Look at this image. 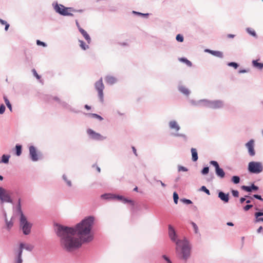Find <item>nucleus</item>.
<instances>
[{
  "instance_id": "f257e3e1",
  "label": "nucleus",
  "mask_w": 263,
  "mask_h": 263,
  "mask_svg": "<svg viewBox=\"0 0 263 263\" xmlns=\"http://www.w3.org/2000/svg\"><path fill=\"white\" fill-rule=\"evenodd\" d=\"M95 223L93 216H88L74 227H69L59 223H54V230L60 238V245L67 252L77 250L83 243L93 239L91 232Z\"/></svg>"
},
{
  "instance_id": "f03ea898",
  "label": "nucleus",
  "mask_w": 263,
  "mask_h": 263,
  "mask_svg": "<svg viewBox=\"0 0 263 263\" xmlns=\"http://www.w3.org/2000/svg\"><path fill=\"white\" fill-rule=\"evenodd\" d=\"M168 236L171 241L176 244L175 251L178 258L186 262L191 255L192 245L184 237L183 239L178 238L175 228L171 224L168 226Z\"/></svg>"
},
{
  "instance_id": "7ed1b4c3",
  "label": "nucleus",
  "mask_w": 263,
  "mask_h": 263,
  "mask_svg": "<svg viewBox=\"0 0 263 263\" xmlns=\"http://www.w3.org/2000/svg\"><path fill=\"white\" fill-rule=\"evenodd\" d=\"M52 6L54 11L60 15L64 16H73V13L70 12L71 7H67L63 5L59 4L57 1H54L52 4Z\"/></svg>"
},
{
  "instance_id": "20e7f679",
  "label": "nucleus",
  "mask_w": 263,
  "mask_h": 263,
  "mask_svg": "<svg viewBox=\"0 0 263 263\" xmlns=\"http://www.w3.org/2000/svg\"><path fill=\"white\" fill-rule=\"evenodd\" d=\"M248 171L251 174H258L263 171L262 164L258 161H251L248 164Z\"/></svg>"
},
{
  "instance_id": "39448f33",
  "label": "nucleus",
  "mask_w": 263,
  "mask_h": 263,
  "mask_svg": "<svg viewBox=\"0 0 263 263\" xmlns=\"http://www.w3.org/2000/svg\"><path fill=\"white\" fill-rule=\"evenodd\" d=\"M114 200H117L124 204L131 205L130 211L132 214H134L137 211V206H135V202L132 199H128L123 195L115 194Z\"/></svg>"
},
{
  "instance_id": "423d86ee",
  "label": "nucleus",
  "mask_w": 263,
  "mask_h": 263,
  "mask_svg": "<svg viewBox=\"0 0 263 263\" xmlns=\"http://www.w3.org/2000/svg\"><path fill=\"white\" fill-rule=\"evenodd\" d=\"M32 226V224L27 220L26 217L20 219V228L25 235L30 233Z\"/></svg>"
},
{
  "instance_id": "0eeeda50",
  "label": "nucleus",
  "mask_w": 263,
  "mask_h": 263,
  "mask_svg": "<svg viewBox=\"0 0 263 263\" xmlns=\"http://www.w3.org/2000/svg\"><path fill=\"white\" fill-rule=\"evenodd\" d=\"M224 106V102L221 100H210L205 99L204 107L216 109L221 108Z\"/></svg>"
},
{
  "instance_id": "6e6552de",
  "label": "nucleus",
  "mask_w": 263,
  "mask_h": 263,
  "mask_svg": "<svg viewBox=\"0 0 263 263\" xmlns=\"http://www.w3.org/2000/svg\"><path fill=\"white\" fill-rule=\"evenodd\" d=\"M0 201L1 203L13 204V201L9 192L2 186H0Z\"/></svg>"
},
{
  "instance_id": "1a4fd4ad",
  "label": "nucleus",
  "mask_w": 263,
  "mask_h": 263,
  "mask_svg": "<svg viewBox=\"0 0 263 263\" xmlns=\"http://www.w3.org/2000/svg\"><path fill=\"white\" fill-rule=\"evenodd\" d=\"M29 157L32 161L36 162L43 158L42 153L41 152H37L36 148L34 146H30L29 147Z\"/></svg>"
},
{
  "instance_id": "9d476101",
  "label": "nucleus",
  "mask_w": 263,
  "mask_h": 263,
  "mask_svg": "<svg viewBox=\"0 0 263 263\" xmlns=\"http://www.w3.org/2000/svg\"><path fill=\"white\" fill-rule=\"evenodd\" d=\"M95 87L98 91V97L101 103H103L104 102L103 89H104V86L103 83L102 78L95 83Z\"/></svg>"
},
{
  "instance_id": "9b49d317",
  "label": "nucleus",
  "mask_w": 263,
  "mask_h": 263,
  "mask_svg": "<svg viewBox=\"0 0 263 263\" xmlns=\"http://www.w3.org/2000/svg\"><path fill=\"white\" fill-rule=\"evenodd\" d=\"M209 163L215 167V174L217 177L220 178H223L225 177L226 173L224 170L220 167L217 161L211 160L210 161Z\"/></svg>"
},
{
  "instance_id": "f8f14e48",
  "label": "nucleus",
  "mask_w": 263,
  "mask_h": 263,
  "mask_svg": "<svg viewBox=\"0 0 263 263\" xmlns=\"http://www.w3.org/2000/svg\"><path fill=\"white\" fill-rule=\"evenodd\" d=\"M87 133L90 136V138L93 140L102 141L106 139V137H103L100 134L96 133L90 128L87 130Z\"/></svg>"
},
{
  "instance_id": "ddd939ff",
  "label": "nucleus",
  "mask_w": 263,
  "mask_h": 263,
  "mask_svg": "<svg viewBox=\"0 0 263 263\" xmlns=\"http://www.w3.org/2000/svg\"><path fill=\"white\" fill-rule=\"evenodd\" d=\"M248 149V153L250 156H254L255 155V151L254 149V141L253 139H251L245 144Z\"/></svg>"
},
{
  "instance_id": "4468645a",
  "label": "nucleus",
  "mask_w": 263,
  "mask_h": 263,
  "mask_svg": "<svg viewBox=\"0 0 263 263\" xmlns=\"http://www.w3.org/2000/svg\"><path fill=\"white\" fill-rule=\"evenodd\" d=\"M241 189L247 192L252 193L253 192H257L259 190V187L252 183L250 185H242Z\"/></svg>"
},
{
  "instance_id": "2eb2a0df",
  "label": "nucleus",
  "mask_w": 263,
  "mask_h": 263,
  "mask_svg": "<svg viewBox=\"0 0 263 263\" xmlns=\"http://www.w3.org/2000/svg\"><path fill=\"white\" fill-rule=\"evenodd\" d=\"M218 197L224 203H228L230 200L229 193H225L222 191L217 190Z\"/></svg>"
},
{
  "instance_id": "dca6fc26",
  "label": "nucleus",
  "mask_w": 263,
  "mask_h": 263,
  "mask_svg": "<svg viewBox=\"0 0 263 263\" xmlns=\"http://www.w3.org/2000/svg\"><path fill=\"white\" fill-rule=\"evenodd\" d=\"M60 104L63 108L67 109L71 112H74L76 114H78L81 112V111L76 109L75 108L72 107L70 105L68 104L65 101H62V102H61V103Z\"/></svg>"
},
{
  "instance_id": "f3484780",
  "label": "nucleus",
  "mask_w": 263,
  "mask_h": 263,
  "mask_svg": "<svg viewBox=\"0 0 263 263\" xmlns=\"http://www.w3.org/2000/svg\"><path fill=\"white\" fill-rule=\"evenodd\" d=\"M16 214L20 215V219L22 218L26 217L25 215L24 214L22 210V205H21V199L20 198L18 199L17 204L16 207Z\"/></svg>"
},
{
  "instance_id": "a211bd4d",
  "label": "nucleus",
  "mask_w": 263,
  "mask_h": 263,
  "mask_svg": "<svg viewBox=\"0 0 263 263\" xmlns=\"http://www.w3.org/2000/svg\"><path fill=\"white\" fill-rule=\"evenodd\" d=\"M191 104L194 106L204 107L205 99H201L198 101H195L193 99L190 100Z\"/></svg>"
},
{
  "instance_id": "6ab92c4d",
  "label": "nucleus",
  "mask_w": 263,
  "mask_h": 263,
  "mask_svg": "<svg viewBox=\"0 0 263 263\" xmlns=\"http://www.w3.org/2000/svg\"><path fill=\"white\" fill-rule=\"evenodd\" d=\"M205 52L209 53L212 55L219 58L222 59L223 58V52L220 51L213 50L209 49H205Z\"/></svg>"
},
{
  "instance_id": "aec40b11",
  "label": "nucleus",
  "mask_w": 263,
  "mask_h": 263,
  "mask_svg": "<svg viewBox=\"0 0 263 263\" xmlns=\"http://www.w3.org/2000/svg\"><path fill=\"white\" fill-rule=\"evenodd\" d=\"M80 32L83 36L84 39L86 40L88 44H90L91 43V37L88 33L83 28H80Z\"/></svg>"
},
{
  "instance_id": "412c9836",
  "label": "nucleus",
  "mask_w": 263,
  "mask_h": 263,
  "mask_svg": "<svg viewBox=\"0 0 263 263\" xmlns=\"http://www.w3.org/2000/svg\"><path fill=\"white\" fill-rule=\"evenodd\" d=\"M169 127L171 129H175L176 132L180 130V127L175 120H172L169 122Z\"/></svg>"
},
{
  "instance_id": "4be33fe9",
  "label": "nucleus",
  "mask_w": 263,
  "mask_h": 263,
  "mask_svg": "<svg viewBox=\"0 0 263 263\" xmlns=\"http://www.w3.org/2000/svg\"><path fill=\"white\" fill-rule=\"evenodd\" d=\"M178 88L180 92L186 96H189L191 93L190 90L182 85H179Z\"/></svg>"
},
{
  "instance_id": "5701e85b",
  "label": "nucleus",
  "mask_w": 263,
  "mask_h": 263,
  "mask_svg": "<svg viewBox=\"0 0 263 263\" xmlns=\"http://www.w3.org/2000/svg\"><path fill=\"white\" fill-rule=\"evenodd\" d=\"M115 194L112 193H105L101 195V198L104 200H114Z\"/></svg>"
},
{
  "instance_id": "b1692460",
  "label": "nucleus",
  "mask_w": 263,
  "mask_h": 263,
  "mask_svg": "<svg viewBox=\"0 0 263 263\" xmlns=\"http://www.w3.org/2000/svg\"><path fill=\"white\" fill-rule=\"evenodd\" d=\"M84 114L90 118H95L98 119L99 121H101L103 120V118L100 115L95 113H84Z\"/></svg>"
},
{
  "instance_id": "393cba45",
  "label": "nucleus",
  "mask_w": 263,
  "mask_h": 263,
  "mask_svg": "<svg viewBox=\"0 0 263 263\" xmlns=\"http://www.w3.org/2000/svg\"><path fill=\"white\" fill-rule=\"evenodd\" d=\"M14 154L17 156H20L22 153V145L20 144H16L15 146Z\"/></svg>"
},
{
  "instance_id": "a878e982",
  "label": "nucleus",
  "mask_w": 263,
  "mask_h": 263,
  "mask_svg": "<svg viewBox=\"0 0 263 263\" xmlns=\"http://www.w3.org/2000/svg\"><path fill=\"white\" fill-rule=\"evenodd\" d=\"M11 156L8 154H3L0 159V163L8 164Z\"/></svg>"
},
{
  "instance_id": "bb28decb",
  "label": "nucleus",
  "mask_w": 263,
  "mask_h": 263,
  "mask_svg": "<svg viewBox=\"0 0 263 263\" xmlns=\"http://www.w3.org/2000/svg\"><path fill=\"white\" fill-rule=\"evenodd\" d=\"M105 81L107 84L112 85L117 82V79L113 76H108L105 78Z\"/></svg>"
},
{
  "instance_id": "cd10ccee",
  "label": "nucleus",
  "mask_w": 263,
  "mask_h": 263,
  "mask_svg": "<svg viewBox=\"0 0 263 263\" xmlns=\"http://www.w3.org/2000/svg\"><path fill=\"white\" fill-rule=\"evenodd\" d=\"M259 60H253L252 62L254 67L261 70L263 68V63L258 62Z\"/></svg>"
},
{
  "instance_id": "c85d7f7f",
  "label": "nucleus",
  "mask_w": 263,
  "mask_h": 263,
  "mask_svg": "<svg viewBox=\"0 0 263 263\" xmlns=\"http://www.w3.org/2000/svg\"><path fill=\"white\" fill-rule=\"evenodd\" d=\"M192 154V160L193 162H196L198 160V156L197 149L195 148H192L191 149Z\"/></svg>"
},
{
  "instance_id": "c756f323",
  "label": "nucleus",
  "mask_w": 263,
  "mask_h": 263,
  "mask_svg": "<svg viewBox=\"0 0 263 263\" xmlns=\"http://www.w3.org/2000/svg\"><path fill=\"white\" fill-rule=\"evenodd\" d=\"M3 99H4V100L5 101V103L7 107L8 108L9 110L12 112V105H11V103L10 102L9 99H8L7 96H6L5 95L3 96Z\"/></svg>"
},
{
  "instance_id": "7c9ffc66",
  "label": "nucleus",
  "mask_w": 263,
  "mask_h": 263,
  "mask_svg": "<svg viewBox=\"0 0 263 263\" xmlns=\"http://www.w3.org/2000/svg\"><path fill=\"white\" fill-rule=\"evenodd\" d=\"M24 242H21L19 245V248L16 252V256L22 257L23 251L24 250Z\"/></svg>"
},
{
  "instance_id": "2f4dec72",
  "label": "nucleus",
  "mask_w": 263,
  "mask_h": 263,
  "mask_svg": "<svg viewBox=\"0 0 263 263\" xmlns=\"http://www.w3.org/2000/svg\"><path fill=\"white\" fill-rule=\"evenodd\" d=\"M171 135L174 137H181L183 139L184 141H187V136L184 134H180L178 133H172Z\"/></svg>"
},
{
  "instance_id": "473e14b6",
  "label": "nucleus",
  "mask_w": 263,
  "mask_h": 263,
  "mask_svg": "<svg viewBox=\"0 0 263 263\" xmlns=\"http://www.w3.org/2000/svg\"><path fill=\"white\" fill-rule=\"evenodd\" d=\"M179 60L180 62L186 64V65L189 67H191L192 66V62L185 57L179 58Z\"/></svg>"
},
{
  "instance_id": "72a5a7b5",
  "label": "nucleus",
  "mask_w": 263,
  "mask_h": 263,
  "mask_svg": "<svg viewBox=\"0 0 263 263\" xmlns=\"http://www.w3.org/2000/svg\"><path fill=\"white\" fill-rule=\"evenodd\" d=\"M5 221L6 223V229L7 230L9 231L13 227V222L11 219V220L8 221L7 218H5Z\"/></svg>"
},
{
  "instance_id": "f704fd0d",
  "label": "nucleus",
  "mask_w": 263,
  "mask_h": 263,
  "mask_svg": "<svg viewBox=\"0 0 263 263\" xmlns=\"http://www.w3.org/2000/svg\"><path fill=\"white\" fill-rule=\"evenodd\" d=\"M79 42L80 43V46L82 49L86 50L89 48V46L88 45H86L85 42L83 40H79Z\"/></svg>"
},
{
  "instance_id": "c9c22d12",
  "label": "nucleus",
  "mask_w": 263,
  "mask_h": 263,
  "mask_svg": "<svg viewBox=\"0 0 263 263\" xmlns=\"http://www.w3.org/2000/svg\"><path fill=\"white\" fill-rule=\"evenodd\" d=\"M62 179L66 183L68 187H71L72 186V183L71 180H69L65 174H63L62 176Z\"/></svg>"
},
{
  "instance_id": "e433bc0d",
  "label": "nucleus",
  "mask_w": 263,
  "mask_h": 263,
  "mask_svg": "<svg viewBox=\"0 0 263 263\" xmlns=\"http://www.w3.org/2000/svg\"><path fill=\"white\" fill-rule=\"evenodd\" d=\"M231 181L234 184H237L240 182V178L238 176H233L231 178Z\"/></svg>"
},
{
  "instance_id": "4c0bfd02",
  "label": "nucleus",
  "mask_w": 263,
  "mask_h": 263,
  "mask_svg": "<svg viewBox=\"0 0 263 263\" xmlns=\"http://www.w3.org/2000/svg\"><path fill=\"white\" fill-rule=\"evenodd\" d=\"M132 13L134 14H136L138 16H142V17H147L149 14L148 13H141V12H138V11H133Z\"/></svg>"
},
{
  "instance_id": "58836bf2",
  "label": "nucleus",
  "mask_w": 263,
  "mask_h": 263,
  "mask_svg": "<svg viewBox=\"0 0 263 263\" xmlns=\"http://www.w3.org/2000/svg\"><path fill=\"white\" fill-rule=\"evenodd\" d=\"M246 30H247V32L249 34H250L251 35H252L253 37H257V34L254 30H252L250 28H247L246 29Z\"/></svg>"
},
{
  "instance_id": "ea45409f",
  "label": "nucleus",
  "mask_w": 263,
  "mask_h": 263,
  "mask_svg": "<svg viewBox=\"0 0 263 263\" xmlns=\"http://www.w3.org/2000/svg\"><path fill=\"white\" fill-rule=\"evenodd\" d=\"M199 190L200 191L204 192L208 195H210V194H211L210 190L209 189H208L206 188V187L204 185H202V186H201Z\"/></svg>"
},
{
  "instance_id": "a19ab883",
  "label": "nucleus",
  "mask_w": 263,
  "mask_h": 263,
  "mask_svg": "<svg viewBox=\"0 0 263 263\" xmlns=\"http://www.w3.org/2000/svg\"><path fill=\"white\" fill-rule=\"evenodd\" d=\"M24 245H25L24 246V249H25L27 251H29V252H31L32 251V250L33 249V246H32L31 245H29V244H26L24 242Z\"/></svg>"
},
{
  "instance_id": "79ce46f5",
  "label": "nucleus",
  "mask_w": 263,
  "mask_h": 263,
  "mask_svg": "<svg viewBox=\"0 0 263 263\" xmlns=\"http://www.w3.org/2000/svg\"><path fill=\"white\" fill-rule=\"evenodd\" d=\"M227 65L230 67H233L235 69L239 67V64L235 62H229Z\"/></svg>"
},
{
  "instance_id": "37998d69",
  "label": "nucleus",
  "mask_w": 263,
  "mask_h": 263,
  "mask_svg": "<svg viewBox=\"0 0 263 263\" xmlns=\"http://www.w3.org/2000/svg\"><path fill=\"white\" fill-rule=\"evenodd\" d=\"M247 198H250L251 199H252V197H251V196H250L249 195H245L244 197H241L239 199L240 203L241 204L245 202H246V200L247 199Z\"/></svg>"
},
{
  "instance_id": "c03bdc74",
  "label": "nucleus",
  "mask_w": 263,
  "mask_h": 263,
  "mask_svg": "<svg viewBox=\"0 0 263 263\" xmlns=\"http://www.w3.org/2000/svg\"><path fill=\"white\" fill-rule=\"evenodd\" d=\"M209 172V167L208 166H205L203 167V168L201 171V173L203 175H207Z\"/></svg>"
},
{
  "instance_id": "a18cd8bd",
  "label": "nucleus",
  "mask_w": 263,
  "mask_h": 263,
  "mask_svg": "<svg viewBox=\"0 0 263 263\" xmlns=\"http://www.w3.org/2000/svg\"><path fill=\"white\" fill-rule=\"evenodd\" d=\"M254 216H255V218L254 222L255 223H257V222H258L260 221L263 222V217H260L259 216H258L257 213L256 212H255L254 213Z\"/></svg>"
},
{
  "instance_id": "49530a36",
  "label": "nucleus",
  "mask_w": 263,
  "mask_h": 263,
  "mask_svg": "<svg viewBox=\"0 0 263 263\" xmlns=\"http://www.w3.org/2000/svg\"><path fill=\"white\" fill-rule=\"evenodd\" d=\"M180 201L187 205L193 203L192 201L190 199H188L185 198L180 199Z\"/></svg>"
},
{
  "instance_id": "de8ad7c7",
  "label": "nucleus",
  "mask_w": 263,
  "mask_h": 263,
  "mask_svg": "<svg viewBox=\"0 0 263 263\" xmlns=\"http://www.w3.org/2000/svg\"><path fill=\"white\" fill-rule=\"evenodd\" d=\"M174 202L175 204H177L179 199V195L176 192H174L173 195Z\"/></svg>"
},
{
  "instance_id": "09e8293b",
  "label": "nucleus",
  "mask_w": 263,
  "mask_h": 263,
  "mask_svg": "<svg viewBox=\"0 0 263 263\" xmlns=\"http://www.w3.org/2000/svg\"><path fill=\"white\" fill-rule=\"evenodd\" d=\"M176 40L177 42L181 43L184 41V37L183 35L181 34H178L176 36Z\"/></svg>"
},
{
  "instance_id": "8fccbe9b",
  "label": "nucleus",
  "mask_w": 263,
  "mask_h": 263,
  "mask_svg": "<svg viewBox=\"0 0 263 263\" xmlns=\"http://www.w3.org/2000/svg\"><path fill=\"white\" fill-rule=\"evenodd\" d=\"M191 224H192V226L193 227L194 233L195 234L198 233V227L197 225L193 221H192L191 222Z\"/></svg>"
},
{
  "instance_id": "3c124183",
  "label": "nucleus",
  "mask_w": 263,
  "mask_h": 263,
  "mask_svg": "<svg viewBox=\"0 0 263 263\" xmlns=\"http://www.w3.org/2000/svg\"><path fill=\"white\" fill-rule=\"evenodd\" d=\"M231 193L233 197H239V192L236 190H231Z\"/></svg>"
},
{
  "instance_id": "603ef678",
  "label": "nucleus",
  "mask_w": 263,
  "mask_h": 263,
  "mask_svg": "<svg viewBox=\"0 0 263 263\" xmlns=\"http://www.w3.org/2000/svg\"><path fill=\"white\" fill-rule=\"evenodd\" d=\"M253 207V204H251L250 203H247V205H246L245 206H244L243 207V210L245 211H249L250 209H251Z\"/></svg>"
},
{
  "instance_id": "864d4df0",
  "label": "nucleus",
  "mask_w": 263,
  "mask_h": 263,
  "mask_svg": "<svg viewBox=\"0 0 263 263\" xmlns=\"http://www.w3.org/2000/svg\"><path fill=\"white\" fill-rule=\"evenodd\" d=\"M251 197H252V199L253 198L257 199L261 201H263V198H262L261 196L258 194H254Z\"/></svg>"
},
{
  "instance_id": "5fc2aeb1",
  "label": "nucleus",
  "mask_w": 263,
  "mask_h": 263,
  "mask_svg": "<svg viewBox=\"0 0 263 263\" xmlns=\"http://www.w3.org/2000/svg\"><path fill=\"white\" fill-rule=\"evenodd\" d=\"M255 210L258 211L257 212H256L257 213L258 216H259L260 217L263 216V209H259L257 207H255Z\"/></svg>"
},
{
  "instance_id": "6e6d98bb",
  "label": "nucleus",
  "mask_w": 263,
  "mask_h": 263,
  "mask_svg": "<svg viewBox=\"0 0 263 263\" xmlns=\"http://www.w3.org/2000/svg\"><path fill=\"white\" fill-rule=\"evenodd\" d=\"M6 110V107L4 104L0 105V115L3 114Z\"/></svg>"
},
{
  "instance_id": "4d7b16f0",
  "label": "nucleus",
  "mask_w": 263,
  "mask_h": 263,
  "mask_svg": "<svg viewBox=\"0 0 263 263\" xmlns=\"http://www.w3.org/2000/svg\"><path fill=\"white\" fill-rule=\"evenodd\" d=\"M36 44L38 46H42L44 47L47 46V44L46 43L39 40H36Z\"/></svg>"
},
{
  "instance_id": "13d9d810",
  "label": "nucleus",
  "mask_w": 263,
  "mask_h": 263,
  "mask_svg": "<svg viewBox=\"0 0 263 263\" xmlns=\"http://www.w3.org/2000/svg\"><path fill=\"white\" fill-rule=\"evenodd\" d=\"M22 262H23L22 257L16 256V257L15 258V263H22Z\"/></svg>"
},
{
  "instance_id": "bf43d9fd",
  "label": "nucleus",
  "mask_w": 263,
  "mask_h": 263,
  "mask_svg": "<svg viewBox=\"0 0 263 263\" xmlns=\"http://www.w3.org/2000/svg\"><path fill=\"white\" fill-rule=\"evenodd\" d=\"M162 258L165 260L167 263H173L170 258L166 255H163L162 256Z\"/></svg>"
},
{
  "instance_id": "052dcab7",
  "label": "nucleus",
  "mask_w": 263,
  "mask_h": 263,
  "mask_svg": "<svg viewBox=\"0 0 263 263\" xmlns=\"http://www.w3.org/2000/svg\"><path fill=\"white\" fill-rule=\"evenodd\" d=\"M33 76L37 79L40 80L41 78V76L39 75L35 69L32 70Z\"/></svg>"
},
{
  "instance_id": "680f3d73",
  "label": "nucleus",
  "mask_w": 263,
  "mask_h": 263,
  "mask_svg": "<svg viewBox=\"0 0 263 263\" xmlns=\"http://www.w3.org/2000/svg\"><path fill=\"white\" fill-rule=\"evenodd\" d=\"M178 168L179 172H180V171L187 172L188 171V169L186 167L181 166V165H178Z\"/></svg>"
},
{
  "instance_id": "e2e57ef3",
  "label": "nucleus",
  "mask_w": 263,
  "mask_h": 263,
  "mask_svg": "<svg viewBox=\"0 0 263 263\" xmlns=\"http://www.w3.org/2000/svg\"><path fill=\"white\" fill-rule=\"evenodd\" d=\"M70 9H73V10H70V12H72L82 13V12H83L84 11V10L83 9H76L73 7H71Z\"/></svg>"
},
{
  "instance_id": "0e129e2a",
  "label": "nucleus",
  "mask_w": 263,
  "mask_h": 263,
  "mask_svg": "<svg viewBox=\"0 0 263 263\" xmlns=\"http://www.w3.org/2000/svg\"><path fill=\"white\" fill-rule=\"evenodd\" d=\"M154 179L157 182L160 183L161 184V186H163V187H165L166 186V184L164 183H163L161 180H157L155 178H154Z\"/></svg>"
},
{
  "instance_id": "69168bd1",
  "label": "nucleus",
  "mask_w": 263,
  "mask_h": 263,
  "mask_svg": "<svg viewBox=\"0 0 263 263\" xmlns=\"http://www.w3.org/2000/svg\"><path fill=\"white\" fill-rule=\"evenodd\" d=\"M249 71V69H240L239 70L238 72L239 73H244L246 72H248Z\"/></svg>"
},
{
  "instance_id": "338daca9",
  "label": "nucleus",
  "mask_w": 263,
  "mask_h": 263,
  "mask_svg": "<svg viewBox=\"0 0 263 263\" xmlns=\"http://www.w3.org/2000/svg\"><path fill=\"white\" fill-rule=\"evenodd\" d=\"M52 98H53V100H54V101L58 102L60 104L62 102V101H61L60 100V99L59 98H58V97H53Z\"/></svg>"
},
{
  "instance_id": "774afa93",
  "label": "nucleus",
  "mask_w": 263,
  "mask_h": 263,
  "mask_svg": "<svg viewBox=\"0 0 263 263\" xmlns=\"http://www.w3.org/2000/svg\"><path fill=\"white\" fill-rule=\"evenodd\" d=\"M4 25H5V30L7 31L10 27V25L7 22H6V23Z\"/></svg>"
}]
</instances>
